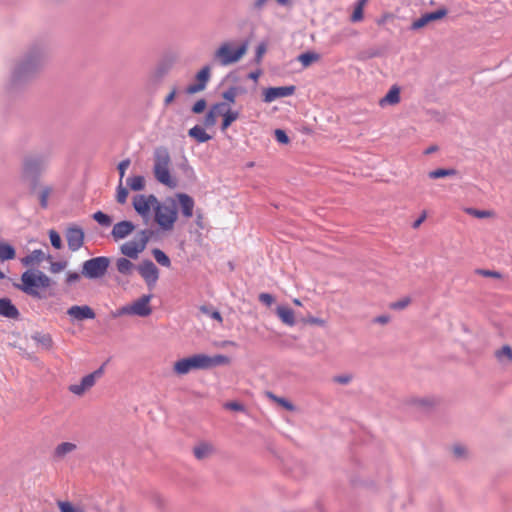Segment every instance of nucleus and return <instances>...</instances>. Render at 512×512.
Returning <instances> with one entry per match:
<instances>
[{
  "label": "nucleus",
  "instance_id": "nucleus-12",
  "mask_svg": "<svg viewBox=\"0 0 512 512\" xmlns=\"http://www.w3.org/2000/svg\"><path fill=\"white\" fill-rule=\"evenodd\" d=\"M103 372L104 366L102 365L92 373L85 375L80 383L71 385L69 390L75 395H82L86 390L94 386L96 380L102 376Z\"/></svg>",
  "mask_w": 512,
  "mask_h": 512
},
{
  "label": "nucleus",
  "instance_id": "nucleus-30",
  "mask_svg": "<svg viewBox=\"0 0 512 512\" xmlns=\"http://www.w3.org/2000/svg\"><path fill=\"white\" fill-rule=\"evenodd\" d=\"M206 369H210L215 366L219 365H226L230 363V358L226 355L218 354L214 356H208L206 355Z\"/></svg>",
  "mask_w": 512,
  "mask_h": 512
},
{
  "label": "nucleus",
  "instance_id": "nucleus-41",
  "mask_svg": "<svg viewBox=\"0 0 512 512\" xmlns=\"http://www.w3.org/2000/svg\"><path fill=\"white\" fill-rule=\"evenodd\" d=\"M92 218L101 226L108 227L112 223L111 217L102 211L95 212L92 215Z\"/></svg>",
  "mask_w": 512,
  "mask_h": 512
},
{
  "label": "nucleus",
  "instance_id": "nucleus-24",
  "mask_svg": "<svg viewBox=\"0 0 512 512\" xmlns=\"http://www.w3.org/2000/svg\"><path fill=\"white\" fill-rule=\"evenodd\" d=\"M213 452L212 444L208 442H201L194 447L193 453L196 459L203 460L210 456Z\"/></svg>",
  "mask_w": 512,
  "mask_h": 512
},
{
  "label": "nucleus",
  "instance_id": "nucleus-22",
  "mask_svg": "<svg viewBox=\"0 0 512 512\" xmlns=\"http://www.w3.org/2000/svg\"><path fill=\"white\" fill-rule=\"evenodd\" d=\"M227 107V104L225 102H219L214 104L208 113L205 115L203 124L205 127H212L216 124L217 116L220 113H223V109Z\"/></svg>",
  "mask_w": 512,
  "mask_h": 512
},
{
  "label": "nucleus",
  "instance_id": "nucleus-29",
  "mask_svg": "<svg viewBox=\"0 0 512 512\" xmlns=\"http://www.w3.org/2000/svg\"><path fill=\"white\" fill-rule=\"evenodd\" d=\"M219 115L223 116L221 130L225 131L234 121L238 119L239 112L225 108L223 109V113H220Z\"/></svg>",
  "mask_w": 512,
  "mask_h": 512
},
{
  "label": "nucleus",
  "instance_id": "nucleus-8",
  "mask_svg": "<svg viewBox=\"0 0 512 512\" xmlns=\"http://www.w3.org/2000/svg\"><path fill=\"white\" fill-rule=\"evenodd\" d=\"M109 265L110 259L108 257H94L83 263L82 274L88 279H98L107 273Z\"/></svg>",
  "mask_w": 512,
  "mask_h": 512
},
{
  "label": "nucleus",
  "instance_id": "nucleus-51",
  "mask_svg": "<svg viewBox=\"0 0 512 512\" xmlns=\"http://www.w3.org/2000/svg\"><path fill=\"white\" fill-rule=\"evenodd\" d=\"M206 105H207V103H206L205 99H203V98L199 99L193 105L192 112L195 113V114L202 113L204 111V109L206 108Z\"/></svg>",
  "mask_w": 512,
  "mask_h": 512
},
{
  "label": "nucleus",
  "instance_id": "nucleus-46",
  "mask_svg": "<svg viewBox=\"0 0 512 512\" xmlns=\"http://www.w3.org/2000/svg\"><path fill=\"white\" fill-rule=\"evenodd\" d=\"M51 192H52V188L49 186L42 188V190L40 191L39 202H40L41 208L46 209L48 207V198H49V195L51 194Z\"/></svg>",
  "mask_w": 512,
  "mask_h": 512
},
{
  "label": "nucleus",
  "instance_id": "nucleus-55",
  "mask_svg": "<svg viewBox=\"0 0 512 512\" xmlns=\"http://www.w3.org/2000/svg\"><path fill=\"white\" fill-rule=\"evenodd\" d=\"M130 165V160L129 159H124L122 160L119 164H118V170H119V175H120V181L123 179L124 175H125V172L127 170V168L129 167Z\"/></svg>",
  "mask_w": 512,
  "mask_h": 512
},
{
  "label": "nucleus",
  "instance_id": "nucleus-34",
  "mask_svg": "<svg viewBox=\"0 0 512 512\" xmlns=\"http://www.w3.org/2000/svg\"><path fill=\"white\" fill-rule=\"evenodd\" d=\"M297 59L304 67H308L313 62L318 61L320 59V55L316 52H305L300 54Z\"/></svg>",
  "mask_w": 512,
  "mask_h": 512
},
{
  "label": "nucleus",
  "instance_id": "nucleus-62",
  "mask_svg": "<svg viewBox=\"0 0 512 512\" xmlns=\"http://www.w3.org/2000/svg\"><path fill=\"white\" fill-rule=\"evenodd\" d=\"M176 93H177L176 89L173 88L172 91L166 96V98L164 100L165 105L170 104L174 100Z\"/></svg>",
  "mask_w": 512,
  "mask_h": 512
},
{
  "label": "nucleus",
  "instance_id": "nucleus-40",
  "mask_svg": "<svg viewBox=\"0 0 512 512\" xmlns=\"http://www.w3.org/2000/svg\"><path fill=\"white\" fill-rule=\"evenodd\" d=\"M243 90L236 86H231L222 93V97L229 103H235L237 95Z\"/></svg>",
  "mask_w": 512,
  "mask_h": 512
},
{
  "label": "nucleus",
  "instance_id": "nucleus-20",
  "mask_svg": "<svg viewBox=\"0 0 512 512\" xmlns=\"http://www.w3.org/2000/svg\"><path fill=\"white\" fill-rule=\"evenodd\" d=\"M176 197L180 205L182 215L185 218L192 217L195 206L194 199L186 193H177Z\"/></svg>",
  "mask_w": 512,
  "mask_h": 512
},
{
  "label": "nucleus",
  "instance_id": "nucleus-57",
  "mask_svg": "<svg viewBox=\"0 0 512 512\" xmlns=\"http://www.w3.org/2000/svg\"><path fill=\"white\" fill-rule=\"evenodd\" d=\"M80 280V275L77 272H68L66 275V283L68 285L74 284Z\"/></svg>",
  "mask_w": 512,
  "mask_h": 512
},
{
  "label": "nucleus",
  "instance_id": "nucleus-38",
  "mask_svg": "<svg viewBox=\"0 0 512 512\" xmlns=\"http://www.w3.org/2000/svg\"><path fill=\"white\" fill-rule=\"evenodd\" d=\"M76 449V445L71 442H63L59 444L55 449V455L57 457H63L66 454L74 451Z\"/></svg>",
  "mask_w": 512,
  "mask_h": 512
},
{
  "label": "nucleus",
  "instance_id": "nucleus-23",
  "mask_svg": "<svg viewBox=\"0 0 512 512\" xmlns=\"http://www.w3.org/2000/svg\"><path fill=\"white\" fill-rule=\"evenodd\" d=\"M400 88L397 85H393L388 93L379 100V105L384 107L386 105H396L400 102Z\"/></svg>",
  "mask_w": 512,
  "mask_h": 512
},
{
  "label": "nucleus",
  "instance_id": "nucleus-2",
  "mask_svg": "<svg viewBox=\"0 0 512 512\" xmlns=\"http://www.w3.org/2000/svg\"><path fill=\"white\" fill-rule=\"evenodd\" d=\"M51 279L40 270H26L21 275V283L14 286L25 294L42 299L44 296L40 293V289L50 287Z\"/></svg>",
  "mask_w": 512,
  "mask_h": 512
},
{
  "label": "nucleus",
  "instance_id": "nucleus-21",
  "mask_svg": "<svg viewBox=\"0 0 512 512\" xmlns=\"http://www.w3.org/2000/svg\"><path fill=\"white\" fill-rule=\"evenodd\" d=\"M0 315L16 320L20 317V312L9 298H0Z\"/></svg>",
  "mask_w": 512,
  "mask_h": 512
},
{
  "label": "nucleus",
  "instance_id": "nucleus-27",
  "mask_svg": "<svg viewBox=\"0 0 512 512\" xmlns=\"http://www.w3.org/2000/svg\"><path fill=\"white\" fill-rule=\"evenodd\" d=\"M188 135L194 138L199 143H205L209 141L212 137L208 133L205 132L204 128L199 125H195L188 131Z\"/></svg>",
  "mask_w": 512,
  "mask_h": 512
},
{
  "label": "nucleus",
  "instance_id": "nucleus-18",
  "mask_svg": "<svg viewBox=\"0 0 512 512\" xmlns=\"http://www.w3.org/2000/svg\"><path fill=\"white\" fill-rule=\"evenodd\" d=\"M135 229V225L128 220H123L118 223H116L113 226V229L111 231V235L113 238L117 241L120 239H124L127 237L130 233H132Z\"/></svg>",
  "mask_w": 512,
  "mask_h": 512
},
{
  "label": "nucleus",
  "instance_id": "nucleus-50",
  "mask_svg": "<svg viewBox=\"0 0 512 512\" xmlns=\"http://www.w3.org/2000/svg\"><path fill=\"white\" fill-rule=\"evenodd\" d=\"M59 507L61 512H85L82 509L75 508L69 502H60Z\"/></svg>",
  "mask_w": 512,
  "mask_h": 512
},
{
  "label": "nucleus",
  "instance_id": "nucleus-3",
  "mask_svg": "<svg viewBox=\"0 0 512 512\" xmlns=\"http://www.w3.org/2000/svg\"><path fill=\"white\" fill-rule=\"evenodd\" d=\"M170 163L171 157L168 149L164 146L157 147L154 150V177L159 183L169 188H175L176 181L170 175Z\"/></svg>",
  "mask_w": 512,
  "mask_h": 512
},
{
  "label": "nucleus",
  "instance_id": "nucleus-4",
  "mask_svg": "<svg viewBox=\"0 0 512 512\" xmlns=\"http://www.w3.org/2000/svg\"><path fill=\"white\" fill-rule=\"evenodd\" d=\"M154 214L155 221L162 230H171L177 220V207L175 201L173 199H167L163 203L158 201L154 209Z\"/></svg>",
  "mask_w": 512,
  "mask_h": 512
},
{
  "label": "nucleus",
  "instance_id": "nucleus-6",
  "mask_svg": "<svg viewBox=\"0 0 512 512\" xmlns=\"http://www.w3.org/2000/svg\"><path fill=\"white\" fill-rule=\"evenodd\" d=\"M50 152H36L24 158L23 173L28 177L37 178L48 166Z\"/></svg>",
  "mask_w": 512,
  "mask_h": 512
},
{
  "label": "nucleus",
  "instance_id": "nucleus-64",
  "mask_svg": "<svg viewBox=\"0 0 512 512\" xmlns=\"http://www.w3.org/2000/svg\"><path fill=\"white\" fill-rule=\"evenodd\" d=\"M437 150H438V147L436 145H431L427 149H425L424 154L429 155V154L436 152Z\"/></svg>",
  "mask_w": 512,
  "mask_h": 512
},
{
  "label": "nucleus",
  "instance_id": "nucleus-13",
  "mask_svg": "<svg viewBox=\"0 0 512 512\" xmlns=\"http://www.w3.org/2000/svg\"><path fill=\"white\" fill-rule=\"evenodd\" d=\"M137 270L148 287L153 288L156 285L159 278V270L151 260H144L137 266Z\"/></svg>",
  "mask_w": 512,
  "mask_h": 512
},
{
  "label": "nucleus",
  "instance_id": "nucleus-28",
  "mask_svg": "<svg viewBox=\"0 0 512 512\" xmlns=\"http://www.w3.org/2000/svg\"><path fill=\"white\" fill-rule=\"evenodd\" d=\"M116 268L120 274L128 276L132 274L135 266L129 259L121 257L116 261Z\"/></svg>",
  "mask_w": 512,
  "mask_h": 512
},
{
  "label": "nucleus",
  "instance_id": "nucleus-58",
  "mask_svg": "<svg viewBox=\"0 0 512 512\" xmlns=\"http://www.w3.org/2000/svg\"><path fill=\"white\" fill-rule=\"evenodd\" d=\"M225 407L233 411H244V406L241 403L235 401L226 403Z\"/></svg>",
  "mask_w": 512,
  "mask_h": 512
},
{
  "label": "nucleus",
  "instance_id": "nucleus-26",
  "mask_svg": "<svg viewBox=\"0 0 512 512\" xmlns=\"http://www.w3.org/2000/svg\"><path fill=\"white\" fill-rule=\"evenodd\" d=\"M276 313L283 323L293 326L295 324L294 312L285 306H278Z\"/></svg>",
  "mask_w": 512,
  "mask_h": 512
},
{
  "label": "nucleus",
  "instance_id": "nucleus-7",
  "mask_svg": "<svg viewBox=\"0 0 512 512\" xmlns=\"http://www.w3.org/2000/svg\"><path fill=\"white\" fill-rule=\"evenodd\" d=\"M155 232L152 229L141 230L132 241L124 243L120 250L125 256L136 259L147 246V243L154 236Z\"/></svg>",
  "mask_w": 512,
  "mask_h": 512
},
{
  "label": "nucleus",
  "instance_id": "nucleus-14",
  "mask_svg": "<svg viewBox=\"0 0 512 512\" xmlns=\"http://www.w3.org/2000/svg\"><path fill=\"white\" fill-rule=\"evenodd\" d=\"M448 14V9L445 6L439 7L437 10L425 13L418 19L414 20L411 24V30H419L432 21H437L444 18Z\"/></svg>",
  "mask_w": 512,
  "mask_h": 512
},
{
  "label": "nucleus",
  "instance_id": "nucleus-42",
  "mask_svg": "<svg viewBox=\"0 0 512 512\" xmlns=\"http://www.w3.org/2000/svg\"><path fill=\"white\" fill-rule=\"evenodd\" d=\"M268 396L271 399H273L276 403L281 405L283 408H285L286 410H288V411H294L295 410V406L289 400H287L285 398H282V397H278V396L274 395L271 392L268 393Z\"/></svg>",
  "mask_w": 512,
  "mask_h": 512
},
{
  "label": "nucleus",
  "instance_id": "nucleus-47",
  "mask_svg": "<svg viewBox=\"0 0 512 512\" xmlns=\"http://www.w3.org/2000/svg\"><path fill=\"white\" fill-rule=\"evenodd\" d=\"M49 239H50L51 245L55 249L62 248V240H61V237L58 232H56L55 230H50L49 231Z\"/></svg>",
  "mask_w": 512,
  "mask_h": 512
},
{
  "label": "nucleus",
  "instance_id": "nucleus-61",
  "mask_svg": "<svg viewBox=\"0 0 512 512\" xmlns=\"http://www.w3.org/2000/svg\"><path fill=\"white\" fill-rule=\"evenodd\" d=\"M195 223L200 229H204L203 214L199 211L196 213Z\"/></svg>",
  "mask_w": 512,
  "mask_h": 512
},
{
  "label": "nucleus",
  "instance_id": "nucleus-25",
  "mask_svg": "<svg viewBox=\"0 0 512 512\" xmlns=\"http://www.w3.org/2000/svg\"><path fill=\"white\" fill-rule=\"evenodd\" d=\"M31 338L46 350L53 347V339L49 333L35 332L31 335Z\"/></svg>",
  "mask_w": 512,
  "mask_h": 512
},
{
  "label": "nucleus",
  "instance_id": "nucleus-59",
  "mask_svg": "<svg viewBox=\"0 0 512 512\" xmlns=\"http://www.w3.org/2000/svg\"><path fill=\"white\" fill-rule=\"evenodd\" d=\"M390 321V317L388 315H379L374 318L373 322L381 325L387 324Z\"/></svg>",
  "mask_w": 512,
  "mask_h": 512
},
{
  "label": "nucleus",
  "instance_id": "nucleus-53",
  "mask_svg": "<svg viewBox=\"0 0 512 512\" xmlns=\"http://www.w3.org/2000/svg\"><path fill=\"white\" fill-rule=\"evenodd\" d=\"M66 265H67L66 261L52 262L50 265V271L52 273H59L60 271L65 269Z\"/></svg>",
  "mask_w": 512,
  "mask_h": 512
},
{
  "label": "nucleus",
  "instance_id": "nucleus-63",
  "mask_svg": "<svg viewBox=\"0 0 512 512\" xmlns=\"http://www.w3.org/2000/svg\"><path fill=\"white\" fill-rule=\"evenodd\" d=\"M425 218H426V215L424 213L413 223L412 227L418 228L420 226V224L424 221Z\"/></svg>",
  "mask_w": 512,
  "mask_h": 512
},
{
  "label": "nucleus",
  "instance_id": "nucleus-49",
  "mask_svg": "<svg viewBox=\"0 0 512 512\" xmlns=\"http://www.w3.org/2000/svg\"><path fill=\"white\" fill-rule=\"evenodd\" d=\"M128 196V190L123 187L121 184L117 187L116 200L120 204H124L126 202Z\"/></svg>",
  "mask_w": 512,
  "mask_h": 512
},
{
  "label": "nucleus",
  "instance_id": "nucleus-32",
  "mask_svg": "<svg viewBox=\"0 0 512 512\" xmlns=\"http://www.w3.org/2000/svg\"><path fill=\"white\" fill-rule=\"evenodd\" d=\"M16 256L15 248L8 243H0V261H8Z\"/></svg>",
  "mask_w": 512,
  "mask_h": 512
},
{
  "label": "nucleus",
  "instance_id": "nucleus-1",
  "mask_svg": "<svg viewBox=\"0 0 512 512\" xmlns=\"http://www.w3.org/2000/svg\"><path fill=\"white\" fill-rule=\"evenodd\" d=\"M47 58L48 50L44 43L32 44L16 63L12 71V82L20 83L35 76L42 69Z\"/></svg>",
  "mask_w": 512,
  "mask_h": 512
},
{
  "label": "nucleus",
  "instance_id": "nucleus-36",
  "mask_svg": "<svg viewBox=\"0 0 512 512\" xmlns=\"http://www.w3.org/2000/svg\"><path fill=\"white\" fill-rule=\"evenodd\" d=\"M368 0H357L355 3L354 11L350 17L352 22H360L363 20V9Z\"/></svg>",
  "mask_w": 512,
  "mask_h": 512
},
{
  "label": "nucleus",
  "instance_id": "nucleus-33",
  "mask_svg": "<svg viewBox=\"0 0 512 512\" xmlns=\"http://www.w3.org/2000/svg\"><path fill=\"white\" fill-rule=\"evenodd\" d=\"M456 174H457V170L454 168H448V169L439 168V169L430 171L428 176L431 179H439V178H444V177H449V176H455Z\"/></svg>",
  "mask_w": 512,
  "mask_h": 512
},
{
  "label": "nucleus",
  "instance_id": "nucleus-31",
  "mask_svg": "<svg viewBox=\"0 0 512 512\" xmlns=\"http://www.w3.org/2000/svg\"><path fill=\"white\" fill-rule=\"evenodd\" d=\"M43 258H44L43 251L40 249H36V250L32 251L30 254H28L27 256L23 257L21 259V262L25 266H31L34 263L41 262L43 260Z\"/></svg>",
  "mask_w": 512,
  "mask_h": 512
},
{
  "label": "nucleus",
  "instance_id": "nucleus-56",
  "mask_svg": "<svg viewBox=\"0 0 512 512\" xmlns=\"http://www.w3.org/2000/svg\"><path fill=\"white\" fill-rule=\"evenodd\" d=\"M259 301L266 306H270L274 302V297L269 293H261L259 295Z\"/></svg>",
  "mask_w": 512,
  "mask_h": 512
},
{
  "label": "nucleus",
  "instance_id": "nucleus-15",
  "mask_svg": "<svg viewBox=\"0 0 512 512\" xmlns=\"http://www.w3.org/2000/svg\"><path fill=\"white\" fill-rule=\"evenodd\" d=\"M84 231L81 227L73 225L67 228L66 240L69 250L78 251L84 243Z\"/></svg>",
  "mask_w": 512,
  "mask_h": 512
},
{
  "label": "nucleus",
  "instance_id": "nucleus-44",
  "mask_svg": "<svg viewBox=\"0 0 512 512\" xmlns=\"http://www.w3.org/2000/svg\"><path fill=\"white\" fill-rule=\"evenodd\" d=\"M277 2L278 5L282 6V7H291L293 5V2L292 0H275ZM267 2V0H255L254 4H253V7L255 10H261L265 3Z\"/></svg>",
  "mask_w": 512,
  "mask_h": 512
},
{
  "label": "nucleus",
  "instance_id": "nucleus-45",
  "mask_svg": "<svg viewBox=\"0 0 512 512\" xmlns=\"http://www.w3.org/2000/svg\"><path fill=\"white\" fill-rule=\"evenodd\" d=\"M475 274L479 275V276H482V277H487V278H495V279H501L502 278V274L498 271H495V270H488V269H482V268H477L475 269Z\"/></svg>",
  "mask_w": 512,
  "mask_h": 512
},
{
  "label": "nucleus",
  "instance_id": "nucleus-39",
  "mask_svg": "<svg viewBox=\"0 0 512 512\" xmlns=\"http://www.w3.org/2000/svg\"><path fill=\"white\" fill-rule=\"evenodd\" d=\"M152 254H153L155 260L157 261V263H159L160 265H162L164 267H170L171 261H170L169 257L162 250L155 248V249H153Z\"/></svg>",
  "mask_w": 512,
  "mask_h": 512
},
{
  "label": "nucleus",
  "instance_id": "nucleus-52",
  "mask_svg": "<svg viewBox=\"0 0 512 512\" xmlns=\"http://www.w3.org/2000/svg\"><path fill=\"white\" fill-rule=\"evenodd\" d=\"M409 303H410V298L406 297V298H403L399 301L392 303L390 305V307L395 310H401V309H404L405 307H407L409 305Z\"/></svg>",
  "mask_w": 512,
  "mask_h": 512
},
{
  "label": "nucleus",
  "instance_id": "nucleus-37",
  "mask_svg": "<svg viewBox=\"0 0 512 512\" xmlns=\"http://www.w3.org/2000/svg\"><path fill=\"white\" fill-rule=\"evenodd\" d=\"M495 356L500 362H511L512 348L509 345H504L500 350L496 351Z\"/></svg>",
  "mask_w": 512,
  "mask_h": 512
},
{
  "label": "nucleus",
  "instance_id": "nucleus-10",
  "mask_svg": "<svg viewBox=\"0 0 512 512\" xmlns=\"http://www.w3.org/2000/svg\"><path fill=\"white\" fill-rule=\"evenodd\" d=\"M158 201L157 197L153 194H138L133 197V207L141 217L148 218L151 208L154 210Z\"/></svg>",
  "mask_w": 512,
  "mask_h": 512
},
{
  "label": "nucleus",
  "instance_id": "nucleus-16",
  "mask_svg": "<svg viewBox=\"0 0 512 512\" xmlns=\"http://www.w3.org/2000/svg\"><path fill=\"white\" fill-rule=\"evenodd\" d=\"M296 87L294 85L290 86H279V87H269L264 90L263 93V101L265 103H271L279 98L288 97L294 94Z\"/></svg>",
  "mask_w": 512,
  "mask_h": 512
},
{
  "label": "nucleus",
  "instance_id": "nucleus-11",
  "mask_svg": "<svg viewBox=\"0 0 512 512\" xmlns=\"http://www.w3.org/2000/svg\"><path fill=\"white\" fill-rule=\"evenodd\" d=\"M152 298L151 294L143 295L131 305L124 306L121 310L123 314L137 315L140 317H147L152 313L149 305Z\"/></svg>",
  "mask_w": 512,
  "mask_h": 512
},
{
  "label": "nucleus",
  "instance_id": "nucleus-48",
  "mask_svg": "<svg viewBox=\"0 0 512 512\" xmlns=\"http://www.w3.org/2000/svg\"><path fill=\"white\" fill-rule=\"evenodd\" d=\"M275 139L280 144H288L290 142V138L287 133L282 129H276L274 131Z\"/></svg>",
  "mask_w": 512,
  "mask_h": 512
},
{
  "label": "nucleus",
  "instance_id": "nucleus-19",
  "mask_svg": "<svg viewBox=\"0 0 512 512\" xmlns=\"http://www.w3.org/2000/svg\"><path fill=\"white\" fill-rule=\"evenodd\" d=\"M67 314L77 320L94 319L95 312L87 305H74L67 310Z\"/></svg>",
  "mask_w": 512,
  "mask_h": 512
},
{
  "label": "nucleus",
  "instance_id": "nucleus-5",
  "mask_svg": "<svg viewBox=\"0 0 512 512\" xmlns=\"http://www.w3.org/2000/svg\"><path fill=\"white\" fill-rule=\"evenodd\" d=\"M247 51V43L235 47L232 42L222 43L214 53V59L222 66L238 62Z\"/></svg>",
  "mask_w": 512,
  "mask_h": 512
},
{
  "label": "nucleus",
  "instance_id": "nucleus-17",
  "mask_svg": "<svg viewBox=\"0 0 512 512\" xmlns=\"http://www.w3.org/2000/svg\"><path fill=\"white\" fill-rule=\"evenodd\" d=\"M197 83L191 84L187 86L186 93L187 94H195L204 90L207 86V83L210 79V67L208 65L204 66L197 74H196Z\"/></svg>",
  "mask_w": 512,
  "mask_h": 512
},
{
  "label": "nucleus",
  "instance_id": "nucleus-9",
  "mask_svg": "<svg viewBox=\"0 0 512 512\" xmlns=\"http://www.w3.org/2000/svg\"><path fill=\"white\" fill-rule=\"evenodd\" d=\"M206 364V354H194L176 361L174 363V371L178 375H184L191 370H206Z\"/></svg>",
  "mask_w": 512,
  "mask_h": 512
},
{
  "label": "nucleus",
  "instance_id": "nucleus-43",
  "mask_svg": "<svg viewBox=\"0 0 512 512\" xmlns=\"http://www.w3.org/2000/svg\"><path fill=\"white\" fill-rule=\"evenodd\" d=\"M465 212L468 215H471V216L479 218V219L488 218V217H491L493 215L492 211H489V210H478V209H475V208H466Z\"/></svg>",
  "mask_w": 512,
  "mask_h": 512
},
{
  "label": "nucleus",
  "instance_id": "nucleus-54",
  "mask_svg": "<svg viewBox=\"0 0 512 512\" xmlns=\"http://www.w3.org/2000/svg\"><path fill=\"white\" fill-rule=\"evenodd\" d=\"M352 376L350 374L337 375L333 378V381L342 385L350 383Z\"/></svg>",
  "mask_w": 512,
  "mask_h": 512
},
{
  "label": "nucleus",
  "instance_id": "nucleus-35",
  "mask_svg": "<svg viewBox=\"0 0 512 512\" xmlns=\"http://www.w3.org/2000/svg\"><path fill=\"white\" fill-rule=\"evenodd\" d=\"M127 185L133 191H141L145 187V179L141 175L132 176L127 179Z\"/></svg>",
  "mask_w": 512,
  "mask_h": 512
},
{
  "label": "nucleus",
  "instance_id": "nucleus-60",
  "mask_svg": "<svg viewBox=\"0 0 512 512\" xmlns=\"http://www.w3.org/2000/svg\"><path fill=\"white\" fill-rule=\"evenodd\" d=\"M453 451L457 457H463L466 452L465 448L461 445H455Z\"/></svg>",
  "mask_w": 512,
  "mask_h": 512
}]
</instances>
